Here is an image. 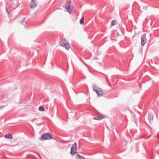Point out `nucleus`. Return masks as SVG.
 <instances>
[{
  "label": "nucleus",
  "mask_w": 159,
  "mask_h": 159,
  "mask_svg": "<svg viewBox=\"0 0 159 159\" xmlns=\"http://www.w3.org/2000/svg\"><path fill=\"white\" fill-rule=\"evenodd\" d=\"M60 45L65 48L67 50L70 49V46L69 43L65 39H62L61 42H60Z\"/></svg>",
  "instance_id": "nucleus-1"
},
{
  "label": "nucleus",
  "mask_w": 159,
  "mask_h": 159,
  "mask_svg": "<svg viewBox=\"0 0 159 159\" xmlns=\"http://www.w3.org/2000/svg\"><path fill=\"white\" fill-rule=\"evenodd\" d=\"M76 159H85V158L83 156H82L79 154L76 155Z\"/></svg>",
  "instance_id": "nucleus-9"
},
{
  "label": "nucleus",
  "mask_w": 159,
  "mask_h": 159,
  "mask_svg": "<svg viewBox=\"0 0 159 159\" xmlns=\"http://www.w3.org/2000/svg\"><path fill=\"white\" fill-rule=\"evenodd\" d=\"M107 82H108V83L109 84H110V82H109V81H108V79H107Z\"/></svg>",
  "instance_id": "nucleus-17"
},
{
  "label": "nucleus",
  "mask_w": 159,
  "mask_h": 159,
  "mask_svg": "<svg viewBox=\"0 0 159 159\" xmlns=\"http://www.w3.org/2000/svg\"><path fill=\"white\" fill-rule=\"evenodd\" d=\"M103 118L102 115H99L98 116L95 117L93 118V119L95 120H100Z\"/></svg>",
  "instance_id": "nucleus-8"
},
{
  "label": "nucleus",
  "mask_w": 159,
  "mask_h": 159,
  "mask_svg": "<svg viewBox=\"0 0 159 159\" xmlns=\"http://www.w3.org/2000/svg\"><path fill=\"white\" fill-rule=\"evenodd\" d=\"M76 143H74L72 145L71 148L70 153L72 155H73L75 153V151L76 148Z\"/></svg>",
  "instance_id": "nucleus-4"
},
{
  "label": "nucleus",
  "mask_w": 159,
  "mask_h": 159,
  "mask_svg": "<svg viewBox=\"0 0 159 159\" xmlns=\"http://www.w3.org/2000/svg\"><path fill=\"white\" fill-rule=\"evenodd\" d=\"M53 139L51 134L49 133L43 134L41 137V139L42 140H50Z\"/></svg>",
  "instance_id": "nucleus-2"
},
{
  "label": "nucleus",
  "mask_w": 159,
  "mask_h": 159,
  "mask_svg": "<svg viewBox=\"0 0 159 159\" xmlns=\"http://www.w3.org/2000/svg\"><path fill=\"white\" fill-rule=\"evenodd\" d=\"M30 7L31 8L33 9L37 6V3L36 1L34 0H32L30 3Z\"/></svg>",
  "instance_id": "nucleus-7"
},
{
  "label": "nucleus",
  "mask_w": 159,
  "mask_h": 159,
  "mask_svg": "<svg viewBox=\"0 0 159 159\" xmlns=\"http://www.w3.org/2000/svg\"><path fill=\"white\" fill-rule=\"evenodd\" d=\"M4 137L5 138L8 139H11L12 138V136L11 134H10L9 135H5L4 136Z\"/></svg>",
  "instance_id": "nucleus-12"
},
{
  "label": "nucleus",
  "mask_w": 159,
  "mask_h": 159,
  "mask_svg": "<svg viewBox=\"0 0 159 159\" xmlns=\"http://www.w3.org/2000/svg\"><path fill=\"white\" fill-rule=\"evenodd\" d=\"M27 20L25 18H24L21 21V23L23 25H24L27 22Z\"/></svg>",
  "instance_id": "nucleus-11"
},
{
  "label": "nucleus",
  "mask_w": 159,
  "mask_h": 159,
  "mask_svg": "<svg viewBox=\"0 0 159 159\" xmlns=\"http://www.w3.org/2000/svg\"><path fill=\"white\" fill-rule=\"evenodd\" d=\"M80 22L81 24H82L84 23V19L83 17L80 20Z\"/></svg>",
  "instance_id": "nucleus-15"
},
{
  "label": "nucleus",
  "mask_w": 159,
  "mask_h": 159,
  "mask_svg": "<svg viewBox=\"0 0 159 159\" xmlns=\"http://www.w3.org/2000/svg\"><path fill=\"white\" fill-rule=\"evenodd\" d=\"M117 22L116 20H113L111 22V25H114L116 24Z\"/></svg>",
  "instance_id": "nucleus-13"
},
{
  "label": "nucleus",
  "mask_w": 159,
  "mask_h": 159,
  "mask_svg": "<svg viewBox=\"0 0 159 159\" xmlns=\"http://www.w3.org/2000/svg\"><path fill=\"white\" fill-rule=\"evenodd\" d=\"M71 4V2H69L66 3V5L65 7V8L67 10V11L69 12L70 13L72 11V9L71 8V7H70Z\"/></svg>",
  "instance_id": "nucleus-6"
},
{
  "label": "nucleus",
  "mask_w": 159,
  "mask_h": 159,
  "mask_svg": "<svg viewBox=\"0 0 159 159\" xmlns=\"http://www.w3.org/2000/svg\"><path fill=\"white\" fill-rule=\"evenodd\" d=\"M147 40L146 38V34H144L141 36V45L143 46L147 43Z\"/></svg>",
  "instance_id": "nucleus-5"
},
{
  "label": "nucleus",
  "mask_w": 159,
  "mask_h": 159,
  "mask_svg": "<svg viewBox=\"0 0 159 159\" xmlns=\"http://www.w3.org/2000/svg\"><path fill=\"white\" fill-rule=\"evenodd\" d=\"M148 119L150 122L151 123V121H152L153 120V116L152 115L149 114L148 116Z\"/></svg>",
  "instance_id": "nucleus-10"
},
{
  "label": "nucleus",
  "mask_w": 159,
  "mask_h": 159,
  "mask_svg": "<svg viewBox=\"0 0 159 159\" xmlns=\"http://www.w3.org/2000/svg\"><path fill=\"white\" fill-rule=\"evenodd\" d=\"M93 90L99 96H102L103 95L102 90L101 88L98 87L94 86L93 88Z\"/></svg>",
  "instance_id": "nucleus-3"
},
{
  "label": "nucleus",
  "mask_w": 159,
  "mask_h": 159,
  "mask_svg": "<svg viewBox=\"0 0 159 159\" xmlns=\"http://www.w3.org/2000/svg\"><path fill=\"white\" fill-rule=\"evenodd\" d=\"M6 11L8 13V14H9V13H10V12H9L8 11L7 7H6Z\"/></svg>",
  "instance_id": "nucleus-16"
},
{
  "label": "nucleus",
  "mask_w": 159,
  "mask_h": 159,
  "mask_svg": "<svg viewBox=\"0 0 159 159\" xmlns=\"http://www.w3.org/2000/svg\"><path fill=\"white\" fill-rule=\"evenodd\" d=\"M39 111H44V108L43 107H40L39 108Z\"/></svg>",
  "instance_id": "nucleus-14"
}]
</instances>
